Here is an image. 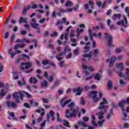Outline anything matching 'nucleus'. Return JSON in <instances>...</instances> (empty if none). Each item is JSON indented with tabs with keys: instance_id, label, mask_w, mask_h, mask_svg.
I'll list each match as a JSON object with an SVG mask.
<instances>
[{
	"instance_id": "obj_15",
	"label": "nucleus",
	"mask_w": 129,
	"mask_h": 129,
	"mask_svg": "<svg viewBox=\"0 0 129 129\" xmlns=\"http://www.w3.org/2000/svg\"><path fill=\"white\" fill-rule=\"evenodd\" d=\"M7 105L8 107H13V108H16L17 107V103L14 102H12L11 101H7Z\"/></svg>"
},
{
	"instance_id": "obj_4",
	"label": "nucleus",
	"mask_w": 129,
	"mask_h": 129,
	"mask_svg": "<svg viewBox=\"0 0 129 129\" xmlns=\"http://www.w3.org/2000/svg\"><path fill=\"white\" fill-rule=\"evenodd\" d=\"M59 12L56 13V11H53L52 13V18H56L57 15L58 17H61L62 16V14H65L66 13H71L73 11L72 9H68L66 10L63 9V8H59L58 9ZM62 13V14H61Z\"/></svg>"
},
{
	"instance_id": "obj_1",
	"label": "nucleus",
	"mask_w": 129,
	"mask_h": 129,
	"mask_svg": "<svg viewBox=\"0 0 129 129\" xmlns=\"http://www.w3.org/2000/svg\"><path fill=\"white\" fill-rule=\"evenodd\" d=\"M74 105H75V103L74 102H72L71 104L68 105V107L70 109L66 110V116L67 118L76 117L77 113L78 114L79 117H80V115H81V112L78 111V110H79L78 108H77V109L73 108V106H74Z\"/></svg>"
},
{
	"instance_id": "obj_2",
	"label": "nucleus",
	"mask_w": 129,
	"mask_h": 129,
	"mask_svg": "<svg viewBox=\"0 0 129 129\" xmlns=\"http://www.w3.org/2000/svg\"><path fill=\"white\" fill-rule=\"evenodd\" d=\"M103 102L100 103V106L99 107V109L102 110L99 113H98L99 119H102L103 118V115L105 112H106V108L108 107L107 104V100L105 98H103Z\"/></svg>"
},
{
	"instance_id": "obj_31",
	"label": "nucleus",
	"mask_w": 129,
	"mask_h": 129,
	"mask_svg": "<svg viewBox=\"0 0 129 129\" xmlns=\"http://www.w3.org/2000/svg\"><path fill=\"white\" fill-rule=\"evenodd\" d=\"M32 62H27L25 63V69L28 70V69L30 68V67H32Z\"/></svg>"
},
{
	"instance_id": "obj_44",
	"label": "nucleus",
	"mask_w": 129,
	"mask_h": 129,
	"mask_svg": "<svg viewBox=\"0 0 129 129\" xmlns=\"http://www.w3.org/2000/svg\"><path fill=\"white\" fill-rule=\"evenodd\" d=\"M70 36V38H71V39H72V38H74V37L75 36V34L74 33V30H71Z\"/></svg>"
},
{
	"instance_id": "obj_36",
	"label": "nucleus",
	"mask_w": 129,
	"mask_h": 129,
	"mask_svg": "<svg viewBox=\"0 0 129 129\" xmlns=\"http://www.w3.org/2000/svg\"><path fill=\"white\" fill-rule=\"evenodd\" d=\"M64 53H67V52H71V48L69 46H67L64 49Z\"/></svg>"
},
{
	"instance_id": "obj_3",
	"label": "nucleus",
	"mask_w": 129,
	"mask_h": 129,
	"mask_svg": "<svg viewBox=\"0 0 129 129\" xmlns=\"http://www.w3.org/2000/svg\"><path fill=\"white\" fill-rule=\"evenodd\" d=\"M89 97H90V98H92L93 102L95 103L96 102H98V101H99V99L102 98V93L101 92L93 91L89 94Z\"/></svg>"
},
{
	"instance_id": "obj_22",
	"label": "nucleus",
	"mask_w": 129,
	"mask_h": 129,
	"mask_svg": "<svg viewBox=\"0 0 129 129\" xmlns=\"http://www.w3.org/2000/svg\"><path fill=\"white\" fill-rule=\"evenodd\" d=\"M71 41L72 43H74L71 44V46L73 47H76L77 46V40L76 39L71 38Z\"/></svg>"
},
{
	"instance_id": "obj_40",
	"label": "nucleus",
	"mask_w": 129,
	"mask_h": 129,
	"mask_svg": "<svg viewBox=\"0 0 129 129\" xmlns=\"http://www.w3.org/2000/svg\"><path fill=\"white\" fill-rule=\"evenodd\" d=\"M93 37H97V35H96V33H94L91 34V36H90L91 40L93 41Z\"/></svg>"
},
{
	"instance_id": "obj_6",
	"label": "nucleus",
	"mask_w": 129,
	"mask_h": 129,
	"mask_svg": "<svg viewBox=\"0 0 129 129\" xmlns=\"http://www.w3.org/2000/svg\"><path fill=\"white\" fill-rule=\"evenodd\" d=\"M30 24L32 28H34V29H36V32L37 33V34H40L41 33V29H40V28H39V24L37 23L36 19H32L31 20V22Z\"/></svg>"
},
{
	"instance_id": "obj_25",
	"label": "nucleus",
	"mask_w": 129,
	"mask_h": 129,
	"mask_svg": "<svg viewBox=\"0 0 129 129\" xmlns=\"http://www.w3.org/2000/svg\"><path fill=\"white\" fill-rule=\"evenodd\" d=\"M122 65H123L122 62H120V63L116 64L117 68H120L121 69V71H119L118 72V74L119 72H121V71H122V70H123V69H124V68H123V66Z\"/></svg>"
},
{
	"instance_id": "obj_60",
	"label": "nucleus",
	"mask_w": 129,
	"mask_h": 129,
	"mask_svg": "<svg viewBox=\"0 0 129 129\" xmlns=\"http://www.w3.org/2000/svg\"><path fill=\"white\" fill-rule=\"evenodd\" d=\"M35 62L37 66H41V62H40V60L38 59H35Z\"/></svg>"
},
{
	"instance_id": "obj_33",
	"label": "nucleus",
	"mask_w": 129,
	"mask_h": 129,
	"mask_svg": "<svg viewBox=\"0 0 129 129\" xmlns=\"http://www.w3.org/2000/svg\"><path fill=\"white\" fill-rule=\"evenodd\" d=\"M79 125H82V126H83V127H87V124L86 123L83 122V121H79L78 122Z\"/></svg>"
},
{
	"instance_id": "obj_37",
	"label": "nucleus",
	"mask_w": 129,
	"mask_h": 129,
	"mask_svg": "<svg viewBox=\"0 0 129 129\" xmlns=\"http://www.w3.org/2000/svg\"><path fill=\"white\" fill-rule=\"evenodd\" d=\"M112 114H113V110H112V108H111L110 110L109 113L108 114V115H107V118L108 119L110 118V117L111 116V115H112Z\"/></svg>"
},
{
	"instance_id": "obj_48",
	"label": "nucleus",
	"mask_w": 129,
	"mask_h": 129,
	"mask_svg": "<svg viewBox=\"0 0 129 129\" xmlns=\"http://www.w3.org/2000/svg\"><path fill=\"white\" fill-rule=\"evenodd\" d=\"M82 32H84V29H79V28H78L77 29V33H78L79 34H81Z\"/></svg>"
},
{
	"instance_id": "obj_62",
	"label": "nucleus",
	"mask_w": 129,
	"mask_h": 129,
	"mask_svg": "<svg viewBox=\"0 0 129 129\" xmlns=\"http://www.w3.org/2000/svg\"><path fill=\"white\" fill-rule=\"evenodd\" d=\"M91 123H92V124H93V125H94V126H97V123H96L95 120H92Z\"/></svg>"
},
{
	"instance_id": "obj_29",
	"label": "nucleus",
	"mask_w": 129,
	"mask_h": 129,
	"mask_svg": "<svg viewBox=\"0 0 129 129\" xmlns=\"http://www.w3.org/2000/svg\"><path fill=\"white\" fill-rule=\"evenodd\" d=\"M7 94V92L5 91V90L2 89L0 91V98H3V96H5Z\"/></svg>"
},
{
	"instance_id": "obj_9",
	"label": "nucleus",
	"mask_w": 129,
	"mask_h": 129,
	"mask_svg": "<svg viewBox=\"0 0 129 129\" xmlns=\"http://www.w3.org/2000/svg\"><path fill=\"white\" fill-rule=\"evenodd\" d=\"M8 53L9 54H10L11 59H14L15 56H16L17 54H21V53H22V51H21V50H16L15 52H13L12 49H9L8 50Z\"/></svg>"
},
{
	"instance_id": "obj_63",
	"label": "nucleus",
	"mask_w": 129,
	"mask_h": 129,
	"mask_svg": "<svg viewBox=\"0 0 129 129\" xmlns=\"http://www.w3.org/2000/svg\"><path fill=\"white\" fill-rule=\"evenodd\" d=\"M119 83L121 85H125V84H126V83L124 82L122 80H120Z\"/></svg>"
},
{
	"instance_id": "obj_13",
	"label": "nucleus",
	"mask_w": 129,
	"mask_h": 129,
	"mask_svg": "<svg viewBox=\"0 0 129 129\" xmlns=\"http://www.w3.org/2000/svg\"><path fill=\"white\" fill-rule=\"evenodd\" d=\"M106 3H107V1L106 0H105L103 4L101 5V2L98 1L96 2V5L97 6H98V8H100L101 7V9H104V8H105Z\"/></svg>"
},
{
	"instance_id": "obj_11",
	"label": "nucleus",
	"mask_w": 129,
	"mask_h": 129,
	"mask_svg": "<svg viewBox=\"0 0 129 129\" xmlns=\"http://www.w3.org/2000/svg\"><path fill=\"white\" fill-rule=\"evenodd\" d=\"M116 60V57H111L110 59H108L106 60L107 63H108V62H110L109 64V67L110 68H111L113 67V64H114V62Z\"/></svg>"
},
{
	"instance_id": "obj_12",
	"label": "nucleus",
	"mask_w": 129,
	"mask_h": 129,
	"mask_svg": "<svg viewBox=\"0 0 129 129\" xmlns=\"http://www.w3.org/2000/svg\"><path fill=\"white\" fill-rule=\"evenodd\" d=\"M125 104V102L124 101H121L119 103V106L121 108V109L123 112V115L125 117H126L127 116V115H126V113L124 112V108L123 106Z\"/></svg>"
},
{
	"instance_id": "obj_27",
	"label": "nucleus",
	"mask_w": 129,
	"mask_h": 129,
	"mask_svg": "<svg viewBox=\"0 0 129 129\" xmlns=\"http://www.w3.org/2000/svg\"><path fill=\"white\" fill-rule=\"evenodd\" d=\"M80 50V48L79 47H76V48L74 50V55H75V56H77L78 54H79Z\"/></svg>"
},
{
	"instance_id": "obj_61",
	"label": "nucleus",
	"mask_w": 129,
	"mask_h": 129,
	"mask_svg": "<svg viewBox=\"0 0 129 129\" xmlns=\"http://www.w3.org/2000/svg\"><path fill=\"white\" fill-rule=\"evenodd\" d=\"M36 124V120L32 119V123L31 124V126H34Z\"/></svg>"
},
{
	"instance_id": "obj_14",
	"label": "nucleus",
	"mask_w": 129,
	"mask_h": 129,
	"mask_svg": "<svg viewBox=\"0 0 129 129\" xmlns=\"http://www.w3.org/2000/svg\"><path fill=\"white\" fill-rule=\"evenodd\" d=\"M124 21L125 23L124 22H123V21L121 20L117 23V25H118V26H120V25H121V26L124 27V28H126V25L127 24V19H126V18H125Z\"/></svg>"
},
{
	"instance_id": "obj_45",
	"label": "nucleus",
	"mask_w": 129,
	"mask_h": 129,
	"mask_svg": "<svg viewBox=\"0 0 129 129\" xmlns=\"http://www.w3.org/2000/svg\"><path fill=\"white\" fill-rule=\"evenodd\" d=\"M84 53H86V52H88V51L90 50V47H89V46H86L84 48Z\"/></svg>"
},
{
	"instance_id": "obj_19",
	"label": "nucleus",
	"mask_w": 129,
	"mask_h": 129,
	"mask_svg": "<svg viewBox=\"0 0 129 129\" xmlns=\"http://www.w3.org/2000/svg\"><path fill=\"white\" fill-rule=\"evenodd\" d=\"M64 55V52H61L60 53L57 54L56 55V58L58 61H61V60H63V57H62Z\"/></svg>"
},
{
	"instance_id": "obj_16",
	"label": "nucleus",
	"mask_w": 129,
	"mask_h": 129,
	"mask_svg": "<svg viewBox=\"0 0 129 129\" xmlns=\"http://www.w3.org/2000/svg\"><path fill=\"white\" fill-rule=\"evenodd\" d=\"M82 90H83V89H81L80 88V87H79L77 89H74L73 92H74V93H76V92H77L76 95H80L81 94V92L82 91Z\"/></svg>"
},
{
	"instance_id": "obj_24",
	"label": "nucleus",
	"mask_w": 129,
	"mask_h": 129,
	"mask_svg": "<svg viewBox=\"0 0 129 129\" xmlns=\"http://www.w3.org/2000/svg\"><path fill=\"white\" fill-rule=\"evenodd\" d=\"M30 6H24L22 11L23 15H26L27 14V11L30 10Z\"/></svg>"
},
{
	"instance_id": "obj_30",
	"label": "nucleus",
	"mask_w": 129,
	"mask_h": 129,
	"mask_svg": "<svg viewBox=\"0 0 129 129\" xmlns=\"http://www.w3.org/2000/svg\"><path fill=\"white\" fill-rule=\"evenodd\" d=\"M107 87L109 90H111V88H112V82L110 81H108Z\"/></svg>"
},
{
	"instance_id": "obj_58",
	"label": "nucleus",
	"mask_w": 129,
	"mask_h": 129,
	"mask_svg": "<svg viewBox=\"0 0 129 129\" xmlns=\"http://www.w3.org/2000/svg\"><path fill=\"white\" fill-rule=\"evenodd\" d=\"M48 64H50V65L52 66L54 69L55 68H56V65H55V63H54V62H51V61L49 60V62Z\"/></svg>"
},
{
	"instance_id": "obj_39",
	"label": "nucleus",
	"mask_w": 129,
	"mask_h": 129,
	"mask_svg": "<svg viewBox=\"0 0 129 129\" xmlns=\"http://www.w3.org/2000/svg\"><path fill=\"white\" fill-rule=\"evenodd\" d=\"M99 53V49H98V48H97L94 50V52L93 53V54H94V56H97Z\"/></svg>"
},
{
	"instance_id": "obj_21",
	"label": "nucleus",
	"mask_w": 129,
	"mask_h": 129,
	"mask_svg": "<svg viewBox=\"0 0 129 129\" xmlns=\"http://www.w3.org/2000/svg\"><path fill=\"white\" fill-rule=\"evenodd\" d=\"M93 77L94 78L95 80L99 81V80H100V78H101V76L99 74H94L93 75Z\"/></svg>"
},
{
	"instance_id": "obj_55",
	"label": "nucleus",
	"mask_w": 129,
	"mask_h": 129,
	"mask_svg": "<svg viewBox=\"0 0 129 129\" xmlns=\"http://www.w3.org/2000/svg\"><path fill=\"white\" fill-rule=\"evenodd\" d=\"M89 4L90 6L91 7V9H93V6H94V3H93V2L91 1H89Z\"/></svg>"
},
{
	"instance_id": "obj_5",
	"label": "nucleus",
	"mask_w": 129,
	"mask_h": 129,
	"mask_svg": "<svg viewBox=\"0 0 129 129\" xmlns=\"http://www.w3.org/2000/svg\"><path fill=\"white\" fill-rule=\"evenodd\" d=\"M13 97L16 99L17 103H19L20 102V97L21 100H23V98H24V91L15 92L13 94Z\"/></svg>"
},
{
	"instance_id": "obj_38",
	"label": "nucleus",
	"mask_w": 129,
	"mask_h": 129,
	"mask_svg": "<svg viewBox=\"0 0 129 129\" xmlns=\"http://www.w3.org/2000/svg\"><path fill=\"white\" fill-rule=\"evenodd\" d=\"M48 85V83H47V81L46 80H44L42 82H41V86L42 87H46Z\"/></svg>"
},
{
	"instance_id": "obj_17",
	"label": "nucleus",
	"mask_w": 129,
	"mask_h": 129,
	"mask_svg": "<svg viewBox=\"0 0 129 129\" xmlns=\"http://www.w3.org/2000/svg\"><path fill=\"white\" fill-rule=\"evenodd\" d=\"M83 69L85 71L87 70V69L90 70L91 72H92L93 71H94V68H93V67H87V66H85V64H83Z\"/></svg>"
},
{
	"instance_id": "obj_42",
	"label": "nucleus",
	"mask_w": 129,
	"mask_h": 129,
	"mask_svg": "<svg viewBox=\"0 0 129 129\" xmlns=\"http://www.w3.org/2000/svg\"><path fill=\"white\" fill-rule=\"evenodd\" d=\"M49 82H53V81L54 80V77L53 76L51 75L48 78H47Z\"/></svg>"
},
{
	"instance_id": "obj_56",
	"label": "nucleus",
	"mask_w": 129,
	"mask_h": 129,
	"mask_svg": "<svg viewBox=\"0 0 129 129\" xmlns=\"http://www.w3.org/2000/svg\"><path fill=\"white\" fill-rule=\"evenodd\" d=\"M105 121V120H102L101 121H99L98 123L99 124L100 126H101V125H102V124H103V123H104V122Z\"/></svg>"
},
{
	"instance_id": "obj_64",
	"label": "nucleus",
	"mask_w": 129,
	"mask_h": 129,
	"mask_svg": "<svg viewBox=\"0 0 129 129\" xmlns=\"http://www.w3.org/2000/svg\"><path fill=\"white\" fill-rule=\"evenodd\" d=\"M59 84H60V80H56L54 84L55 86H58Z\"/></svg>"
},
{
	"instance_id": "obj_18",
	"label": "nucleus",
	"mask_w": 129,
	"mask_h": 129,
	"mask_svg": "<svg viewBox=\"0 0 129 129\" xmlns=\"http://www.w3.org/2000/svg\"><path fill=\"white\" fill-rule=\"evenodd\" d=\"M19 24H22L25 23V24H28V18H25L23 17H21L19 20Z\"/></svg>"
},
{
	"instance_id": "obj_51",
	"label": "nucleus",
	"mask_w": 129,
	"mask_h": 129,
	"mask_svg": "<svg viewBox=\"0 0 129 129\" xmlns=\"http://www.w3.org/2000/svg\"><path fill=\"white\" fill-rule=\"evenodd\" d=\"M83 56H84V57L85 58H88L89 59H90V58H91V57H92V55H91V54H84Z\"/></svg>"
},
{
	"instance_id": "obj_10",
	"label": "nucleus",
	"mask_w": 129,
	"mask_h": 129,
	"mask_svg": "<svg viewBox=\"0 0 129 129\" xmlns=\"http://www.w3.org/2000/svg\"><path fill=\"white\" fill-rule=\"evenodd\" d=\"M54 114L55 113H54V111H53V110H50L49 111V113L46 115V120L47 122H50V117H51L52 121H53V120L55 119V117H54Z\"/></svg>"
},
{
	"instance_id": "obj_28",
	"label": "nucleus",
	"mask_w": 129,
	"mask_h": 129,
	"mask_svg": "<svg viewBox=\"0 0 129 129\" xmlns=\"http://www.w3.org/2000/svg\"><path fill=\"white\" fill-rule=\"evenodd\" d=\"M18 84L20 86H22V85H25V84H26V81L25 80V79L23 78L22 80V82L21 81H19L18 82Z\"/></svg>"
},
{
	"instance_id": "obj_50",
	"label": "nucleus",
	"mask_w": 129,
	"mask_h": 129,
	"mask_svg": "<svg viewBox=\"0 0 129 129\" xmlns=\"http://www.w3.org/2000/svg\"><path fill=\"white\" fill-rule=\"evenodd\" d=\"M42 120H43V117L40 116L38 117V118L37 119L36 121L37 123H40V122H41V121H42Z\"/></svg>"
},
{
	"instance_id": "obj_7",
	"label": "nucleus",
	"mask_w": 129,
	"mask_h": 129,
	"mask_svg": "<svg viewBox=\"0 0 129 129\" xmlns=\"http://www.w3.org/2000/svg\"><path fill=\"white\" fill-rule=\"evenodd\" d=\"M105 38L106 40L108 41V46H109V47H111V46H112V36L110 34L107 33H105Z\"/></svg>"
},
{
	"instance_id": "obj_20",
	"label": "nucleus",
	"mask_w": 129,
	"mask_h": 129,
	"mask_svg": "<svg viewBox=\"0 0 129 129\" xmlns=\"http://www.w3.org/2000/svg\"><path fill=\"white\" fill-rule=\"evenodd\" d=\"M121 17V14H114L112 17L113 20L114 21H116V20H119V19H120Z\"/></svg>"
},
{
	"instance_id": "obj_59",
	"label": "nucleus",
	"mask_w": 129,
	"mask_h": 129,
	"mask_svg": "<svg viewBox=\"0 0 129 129\" xmlns=\"http://www.w3.org/2000/svg\"><path fill=\"white\" fill-rule=\"evenodd\" d=\"M110 30H116V27L114 25H112L110 26Z\"/></svg>"
},
{
	"instance_id": "obj_32",
	"label": "nucleus",
	"mask_w": 129,
	"mask_h": 129,
	"mask_svg": "<svg viewBox=\"0 0 129 129\" xmlns=\"http://www.w3.org/2000/svg\"><path fill=\"white\" fill-rule=\"evenodd\" d=\"M122 50H123V47H119L116 49L115 52L117 54H118V53H120L121 52H122Z\"/></svg>"
},
{
	"instance_id": "obj_46",
	"label": "nucleus",
	"mask_w": 129,
	"mask_h": 129,
	"mask_svg": "<svg viewBox=\"0 0 129 129\" xmlns=\"http://www.w3.org/2000/svg\"><path fill=\"white\" fill-rule=\"evenodd\" d=\"M50 61L47 60H43L42 61V64L43 65H47V64H49Z\"/></svg>"
},
{
	"instance_id": "obj_53",
	"label": "nucleus",
	"mask_w": 129,
	"mask_h": 129,
	"mask_svg": "<svg viewBox=\"0 0 129 129\" xmlns=\"http://www.w3.org/2000/svg\"><path fill=\"white\" fill-rule=\"evenodd\" d=\"M51 37H57L58 36V32H54L53 33L51 34Z\"/></svg>"
},
{
	"instance_id": "obj_49",
	"label": "nucleus",
	"mask_w": 129,
	"mask_h": 129,
	"mask_svg": "<svg viewBox=\"0 0 129 129\" xmlns=\"http://www.w3.org/2000/svg\"><path fill=\"white\" fill-rule=\"evenodd\" d=\"M72 58V53L70 52L67 56L66 59H71Z\"/></svg>"
},
{
	"instance_id": "obj_47",
	"label": "nucleus",
	"mask_w": 129,
	"mask_h": 129,
	"mask_svg": "<svg viewBox=\"0 0 129 129\" xmlns=\"http://www.w3.org/2000/svg\"><path fill=\"white\" fill-rule=\"evenodd\" d=\"M15 38H16L15 34H13L12 35H11L10 37V40L12 43L14 42V40H15Z\"/></svg>"
},
{
	"instance_id": "obj_26",
	"label": "nucleus",
	"mask_w": 129,
	"mask_h": 129,
	"mask_svg": "<svg viewBox=\"0 0 129 129\" xmlns=\"http://www.w3.org/2000/svg\"><path fill=\"white\" fill-rule=\"evenodd\" d=\"M69 36V34L68 33H66L65 34V35L64 34H62L61 37H60V39L63 40V39H64V38L65 40L66 41H67V40H68V36Z\"/></svg>"
},
{
	"instance_id": "obj_57",
	"label": "nucleus",
	"mask_w": 129,
	"mask_h": 129,
	"mask_svg": "<svg viewBox=\"0 0 129 129\" xmlns=\"http://www.w3.org/2000/svg\"><path fill=\"white\" fill-rule=\"evenodd\" d=\"M33 42L34 43V46L35 47H38V41H37V39H34L33 40Z\"/></svg>"
},
{
	"instance_id": "obj_54",
	"label": "nucleus",
	"mask_w": 129,
	"mask_h": 129,
	"mask_svg": "<svg viewBox=\"0 0 129 129\" xmlns=\"http://www.w3.org/2000/svg\"><path fill=\"white\" fill-rule=\"evenodd\" d=\"M83 120L84 121H85V122H87V121H88V120H89V118L87 116H84L83 118Z\"/></svg>"
},
{
	"instance_id": "obj_43",
	"label": "nucleus",
	"mask_w": 129,
	"mask_h": 129,
	"mask_svg": "<svg viewBox=\"0 0 129 129\" xmlns=\"http://www.w3.org/2000/svg\"><path fill=\"white\" fill-rule=\"evenodd\" d=\"M63 124L65 125V126H68V127H71L70 125H69V122L66 120H63Z\"/></svg>"
},
{
	"instance_id": "obj_52",
	"label": "nucleus",
	"mask_w": 129,
	"mask_h": 129,
	"mask_svg": "<svg viewBox=\"0 0 129 129\" xmlns=\"http://www.w3.org/2000/svg\"><path fill=\"white\" fill-rule=\"evenodd\" d=\"M46 121H47V120H44L41 124H40V126L41 127H44L46 124Z\"/></svg>"
},
{
	"instance_id": "obj_8",
	"label": "nucleus",
	"mask_w": 129,
	"mask_h": 129,
	"mask_svg": "<svg viewBox=\"0 0 129 129\" xmlns=\"http://www.w3.org/2000/svg\"><path fill=\"white\" fill-rule=\"evenodd\" d=\"M66 98H68V97H65L60 100V104L62 108L65 107L69 102H71V101H72V100L71 99L67 100Z\"/></svg>"
},
{
	"instance_id": "obj_23",
	"label": "nucleus",
	"mask_w": 129,
	"mask_h": 129,
	"mask_svg": "<svg viewBox=\"0 0 129 129\" xmlns=\"http://www.w3.org/2000/svg\"><path fill=\"white\" fill-rule=\"evenodd\" d=\"M29 82L30 83H33V84H37V82H38V81L36 78L34 77H31L29 79Z\"/></svg>"
},
{
	"instance_id": "obj_35",
	"label": "nucleus",
	"mask_w": 129,
	"mask_h": 129,
	"mask_svg": "<svg viewBox=\"0 0 129 129\" xmlns=\"http://www.w3.org/2000/svg\"><path fill=\"white\" fill-rule=\"evenodd\" d=\"M30 102L31 103V104H34V106L37 107V106H39V103H38L36 101H34V100H31L30 101Z\"/></svg>"
},
{
	"instance_id": "obj_41",
	"label": "nucleus",
	"mask_w": 129,
	"mask_h": 129,
	"mask_svg": "<svg viewBox=\"0 0 129 129\" xmlns=\"http://www.w3.org/2000/svg\"><path fill=\"white\" fill-rule=\"evenodd\" d=\"M56 117L57 121H59V122H61V121H62V119H61V118H60V114H59V113H56Z\"/></svg>"
},
{
	"instance_id": "obj_34",
	"label": "nucleus",
	"mask_w": 129,
	"mask_h": 129,
	"mask_svg": "<svg viewBox=\"0 0 129 129\" xmlns=\"http://www.w3.org/2000/svg\"><path fill=\"white\" fill-rule=\"evenodd\" d=\"M66 7H73V4L70 1H68L65 5Z\"/></svg>"
}]
</instances>
